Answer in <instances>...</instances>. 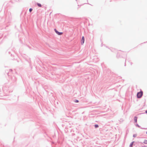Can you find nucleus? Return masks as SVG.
<instances>
[{
    "label": "nucleus",
    "mask_w": 147,
    "mask_h": 147,
    "mask_svg": "<svg viewBox=\"0 0 147 147\" xmlns=\"http://www.w3.org/2000/svg\"><path fill=\"white\" fill-rule=\"evenodd\" d=\"M143 94V93L142 91L138 92L137 94V98H140L142 96Z\"/></svg>",
    "instance_id": "nucleus-1"
},
{
    "label": "nucleus",
    "mask_w": 147,
    "mask_h": 147,
    "mask_svg": "<svg viewBox=\"0 0 147 147\" xmlns=\"http://www.w3.org/2000/svg\"><path fill=\"white\" fill-rule=\"evenodd\" d=\"M54 31L58 35H61L63 34V32H59V31H58L56 29H54Z\"/></svg>",
    "instance_id": "nucleus-2"
},
{
    "label": "nucleus",
    "mask_w": 147,
    "mask_h": 147,
    "mask_svg": "<svg viewBox=\"0 0 147 147\" xmlns=\"http://www.w3.org/2000/svg\"><path fill=\"white\" fill-rule=\"evenodd\" d=\"M84 36H82L81 40V44L82 45L84 44Z\"/></svg>",
    "instance_id": "nucleus-3"
},
{
    "label": "nucleus",
    "mask_w": 147,
    "mask_h": 147,
    "mask_svg": "<svg viewBox=\"0 0 147 147\" xmlns=\"http://www.w3.org/2000/svg\"><path fill=\"white\" fill-rule=\"evenodd\" d=\"M136 127H137L141 129H147V128H142L141 127V126H140L138 124H137L136 125Z\"/></svg>",
    "instance_id": "nucleus-4"
},
{
    "label": "nucleus",
    "mask_w": 147,
    "mask_h": 147,
    "mask_svg": "<svg viewBox=\"0 0 147 147\" xmlns=\"http://www.w3.org/2000/svg\"><path fill=\"white\" fill-rule=\"evenodd\" d=\"M137 117L136 116H135L134 117V122L135 123H137Z\"/></svg>",
    "instance_id": "nucleus-5"
},
{
    "label": "nucleus",
    "mask_w": 147,
    "mask_h": 147,
    "mask_svg": "<svg viewBox=\"0 0 147 147\" xmlns=\"http://www.w3.org/2000/svg\"><path fill=\"white\" fill-rule=\"evenodd\" d=\"M134 142L133 141L129 145V147H133V143H134Z\"/></svg>",
    "instance_id": "nucleus-6"
},
{
    "label": "nucleus",
    "mask_w": 147,
    "mask_h": 147,
    "mask_svg": "<svg viewBox=\"0 0 147 147\" xmlns=\"http://www.w3.org/2000/svg\"><path fill=\"white\" fill-rule=\"evenodd\" d=\"M12 71V70L11 69H10L9 70V72L7 73V75L9 76V74Z\"/></svg>",
    "instance_id": "nucleus-7"
},
{
    "label": "nucleus",
    "mask_w": 147,
    "mask_h": 147,
    "mask_svg": "<svg viewBox=\"0 0 147 147\" xmlns=\"http://www.w3.org/2000/svg\"><path fill=\"white\" fill-rule=\"evenodd\" d=\"M37 5L39 7H42V5L40 3H37Z\"/></svg>",
    "instance_id": "nucleus-8"
},
{
    "label": "nucleus",
    "mask_w": 147,
    "mask_h": 147,
    "mask_svg": "<svg viewBox=\"0 0 147 147\" xmlns=\"http://www.w3.org/2000/svg\"><path fill=\"white\" fill-rule=\"evenodd\" d=\"M94 126L95 128H97L99 127V125L98 124H95L94 125Z\"/></svg>",
    "instance_id": "nucleus-9"
},
{
    "label": "nucleus",
    "mask_w": 147,
    "mask_h": 147,
    "mask_svg": "<svg viewBox=\"0 0 147 147\" xmlns=\"http://www.w3.org/2000/svg\"><path fill=\"white\" fill-rule=\"evenodd\" d=\"M143 143L145 144H147V140H145Z\"/></svg>",
    "instance_id": "nucleus-10"
},
{
    "label": "nucleus",
    "mask_w": 147,
    "mask_h": 147,
    "mask_svg": "<svg viewBox=\"0 0 147 147\" xmlns=\"http://www.w3.org/2000/svg\"><path fill=\"white\" fill-rule=\"evenodd\" d=\"M32 10H33V9H32V8H30L29 9V12H31L32 11Z\"/></svg>",
    "instance_id": "nucleus-11"
},
{
    "label": "nucleus",
    "mask_w": 147,
    "mask_h": 147,
    "mask_svg": "<svg viewBox=\"0 0 147 147\" xmlns=\"http://www.w3.org/2000/svg\"><path fill=\"white\" fill-rule=\"evenodd\" d=\"M74 101L75 102H79V100H77L75 99V100Z\"/></svg>",
    "instance_id": "nucleus-12"
},
{
    "label": "nucleus",
    "mask_w": 147,
    "mask_h": 147,
    "mask_svg": "<svg viewBox=\"0 0 147 147\" xmlns=\"http://www.w3.org/2000/svg\"><path fill=\"white\" fill-rule=\"evenodd\" d=\"M137 136V134H134L133 135V137L134 138H135L136 137V136Z\"/></svg>",
    "instance_id": "nucleus-13"
},
{
    "label": "nucleus",
    "mask_w": 147,
    "mask_h": 147,
    "mask_svg": "<svg viewBox=\"0 0 147 147\" xmlns=\"http://www.w3.org/2000/svg\"><path fill=\"white\" fill-rule=\"evenodd\" d=\"M145 112L147 114V110Z\"/></svg>",
    "instance_id": "nucleus-14"
},
{
    "label": "nucleus",
    "mask_w": 147,
    "mask_h": 147,
    "mask_svg": "<svg viewBox=\"0 0 147 147\" xmlns=\"http://www.w3.org/2000/svg\"><path fill=\"white\" fill-rule=\"evenodd\" d=\"M9 54L11 53H10V51H9Z\"/></svg>",
    "instance_id": "nucleus-15"
},
{
    "label": "nucleus",
    "mask_w": 147,
    "mask_h": 147,
    "mask_svg": "<svg viewBox=\"0 0 147 147\" xmlns=\"http://www.w3.org/2000/svg\"><path fill=\"white\" fill-rule=\"evenodd\" d=\"M141 147H147L146 146H142Z\"/></svg>",
    "instance_id": "nucleus-16"
},
{
    "label": "nucleus",
    "mask_w": 147,
    "mask_h": 147,
    "mask_svg": "<svg viewBox=\"0 0 147 147\" xmlns=\"http://www.w3.org/2000/svg\"><path fill=\"white\" fill-rule=\"evenodd\" d=\"M146 134H147V131L146 132Z\"/></svg>",
    "instance_id": "nucleus-17"
},
{
    "label": "nucleus",
    "mask_w": 147,
    "mask_h": 147,
    "mask_svg": "<svg viewBox=\"0 0 147 147\" xmlns=\"http://www.w3.org/2000/svg\"><path fill=\"white\" fill-rule=\"evenodd\" d=\"M12 55V54H11V56Z\"/></svg>",
    "instance_id": "nucleus-18"
},
{
    "label": "nucleus",
    "mask_w": 147,
    "mask_h": 147,
    "mask_svg": "<svg viewBox=\"0 0 147 147\" xmlns=\"http://www.w3.org/2000/svg\"><path fill=\"white\" fill-rule=\"evenodd\" d=\"M76 1H77V0H76Z\"/></svg>",
    "instance_id": "nucleus-19"
}]
</instances>
